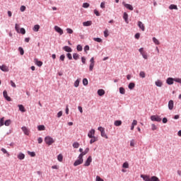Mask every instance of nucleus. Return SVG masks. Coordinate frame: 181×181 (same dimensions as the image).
I'll use <instances>...</instances> for the list:
<instances>
[{"instance_id": "13d9d810", "label": "nucleus", "mask_w": 181, "mask_h": 181, "mask_svg": "<svg viewBox=\"0 0 181 181\" xmlns=\"http://www.w3.org/2000/svg\"><path fill=\"white\" fill-rule=\"evenodd\" d=\"M104 36H105V37H108V36H109L108 30H105L104 31Z\"/></svg>"}, {"instance_id": "bf43d9fd", "label": "nucleus", "mask_w": 181, "mask_h": 181, "mask_svg": "<svg viewBox=\"0 0 181 181\" xmlns=\"http://www.w3.org/2000/svg\"><path fill=\"white\" fill-rule=\"evenodd\" d=\"M66 57H68V59H69V60H72V59H73V57L71 56V54H70V53H68V54H66Z\"/></svg>"}, {"instance_id": "58836bf2", "label": "nucleus", "mask_w": 181, "mask_h": 181, "mask_svg": "<svg viewBox=\"0 0 181 181\" xmlns=\"http://www.w3.org/2000/svg\"><path fill=\"white\" fill-rule=\"evenodd\" d=\"M5 122V118L2 117L1 119H0V127H3V125L4 124Z\"/></svg>"}, {"instance_id": "aec40b11", "label": "nucleus", "mask_w": 181, "mask_h": 181, "mask_svg": "<svg viewBox=\"0 0 181 181\" xmlns=\"http://www.w3.org/2000/svg\"><path fill=\"white\" fill-rule=\"evenodd\" d=\"M98 95H100V97H103V95H104V94H105V90H104V89H99L98 90Z\"/></svg>"}, {"instance_id": "39448f33", "label": "nucleus", "mask_w": 181, "mask_h": 181, "mask_svg": "<svg viewBox=\"0 0 181 181\" xmlns=\"http://www.w3.org/2000/svg\"><path fill=\"white\" fill-rule=\"evenodd\" d=\"M88 138H94L95 136V130L94 129H91L88 133Z\"/></svg>"}, {"instance_id": "dca6fc26", "label": "nucleus", "mask_w": 181, "mask_h": 181, "mask_svg": "<svg viewBox=\"0 0 181 181\" xmlns=\"http://www.w3.org/2000/svg\"><path fill=\"white\" fill-rule=\"evenodd\" d=\"M89 151H90V148H86L84 151H83L82 153H80L79 156L83 158V156H84V155H87V153H88Z\"/></svg>"}, {"instance_id": "4be33fe9", "label": "nucleus", "mask_w": 181, "mask_h": 181, "mask_svg": "<svg viewBox=\"0 0 181 181\" xmlns=\"http://www.w3.org/2000/svg\"><path fill=\"white\" fill-rule=\"evenodd\" d=\"M18 108L21 112H26V109H25V107L23 105H18Z\"/></svg>"}, {"instance_id": "9d476101", "label": "nucleus", "mask_w": 181, "mask_h": 181, "mask_svg": "<svg viewBox=\"0 0 181 181\" xmlns=\"http://www.w3.org/2000/svg\"><path fill=\"white\" fill-rule=\"evenodd\" d=\"M54 30L57 32V33H59V35H63V30L57 25L54 26Z\"/></svg>"}, {"instance_id": "6ab92c4d", "label": "nucleus", "mask_w": 181, "mask_h": 181, "mask_svg": "<svg viewBox=\"0 0 181 181\" xmlns=\"http://www.w3.org/2000/svg\"><path fill=\"white\" fill-rule=\"evenodd\" d=\"M97 141H98V137H96V136L90 137V144H94V142H97Z\"/></svg>"}, {"instance_id": "72a5a7b5", "label": "nucleus", "mask_w": 181, "mask_h": 181, "mask_svg": "<svg viewBox=\"0 0 181 181\" xmlns=\"http://www.w3.org/2000/svg\"><path fill=\"white\" fill-rule=\"evenodd\" d=\"M11 119H7L4 122V125H6V127H9L11 125Z\"/></svg>"}, {"instance_id": "c756f323", "label": "nucleus", "mask_w": 181, "mask_h": 181, "mask_svg": "<svg viewBox=\"0 0 181 181\" xmlns=\"http://www.w3.org/2000/svg\"><path fill=\"white\" fill-rule=\"evenodd\" d=\"M93 40L98 42V43H103V40L100 37H94Z\"/></svg>"}, {"instance_id": "423d86ee", "label": "nucleus", "mask_w": 181, "mask_h": 181, "mask_svg": "<svg viewBox=\"0 0 181 181\" xmlns=\"http://www.w3.org/2000/svg\"><path fill=\"white\" fill-rule=\"evenodd\" d=\"M91 162H93V158L91 156H89L87 160L85 161L84 166H90Z\"/></svg>"}, {"instance_id": "393cba45", "label": "nucleus", "mask_w": 181, "mask_h": 181, "mask_svg": "<svg viewBox=\"0 0 181 181\" xmlns=\"http://www.w3.org/2000/svg\"><path fill=\"white\" fill-rule=\"evenodd\" d=\"M39 29H40V25H34L33 28V30L34 32H39Z\"/></svg>"}, {"instance_id": "f8f14e48", "label": "nucleus", "mask_w": 181, "mask_h": 181, "mask_svg": "<svg viewBox=\"0 0 181 181\" xmlns=\"http://www.w3.org/2000/svg\"><path fill=\"white\" fill-rule=\"evenodd\" d=\"M63 50H64L65 52H67L68 53H71L73 52V49H71V47L69 46L64 47Z\"/></svg>"}, {"instance_id": "412c9836", "label": "nucleus", "mask_w": 181, "mask_h": 181, "mask_svg": "<svg viewBox=\"0 0 181 181\" xmlns=\"http://www.w3.org/2000/svg\"><path fill=\"white\" fill-rule=\"evenodd\" d=\"M114 125L115 127H121V125H122V121H121V120H116L114 122Z\"/></svg>"}, {"instance_id": "603ef678", "label": "nucleus", "mask_w": 181, "mask_h": 181, "mask_svg": "<svg viewBox=\"0 0 181 181\" xmlns=\"http://www.w3.org/2000/svg\"><path fill=\"white\" fill-rule=\"evenodd\" d=\"M20 33H21L22 35H25V33H26V30L25 28H22L20 29Z\"/></svg>"}, {"instance_id": "37998d69", "label": "nucleus", "mask_w": 181, "mask_h": 181, "mask_svg": "<svg viewBox=\"0 0 181 181\" xmlns=\"http://www.w3.org/2000/svg\"><path fill=\"white\" fill-rule=\"evenodd\" d=\"M119 93L120 94H125V88L120 87L119 88Z\"/></svg>"}, {"instance_id": "473e14b6", "label": "nucleus", "mask_w": 181, "mask_h": 181, "mask_svg": "<svg viewBox=\"0 0 181 181\" xmlns=\"http://www.w3.org/2000/svg\"><path fill=\"white\" fill-rule=\"evenodd\" d=\"M79 57H80V55H78V54L77 53H74L73 54V58L74 59V60H78Z\"/></svg>"}, {"instance_id": "ea45409f", "label": "nucleus", "mask_w": 181, "mask_h": 181, "mask_svg": "<svg viewBox=\"0 0 181 181\" xmlns=\"http://www.w3.org/2000/svg\"><path fill=\"white\" fill-rule=\"evenodd\" d=\"M101 134V136H103V138H105V139H108V136H107V134H105V132H103Z\"/></svg>"}, {"instance_id": "c85d7f7f", "label": "nucleus", "mask_w": 181, "mask_h": 181, "mask_svg": "<svg viewBox=\"0 0 181 181\" xmlns=\"http://www.w3.org/2000/svg\"><path fill=\"white\" fill-rule=\"evenodd\" d=\"M139 77H141V78H145V77H146L145 71H140Z\"/></svg>"}, {"instance_id": "c03bdc74", "label": "nucleus", "mask_w": 181, "mask_h": 181, "mask_svg": "<svg viewBox=\"0 0 181 181\" xmlns=\"http://www.w3.org/2000/svg\"><path fill=\"white\" fill-rule=\"evenodd\" d=\"M98 131H100V134L105 132V129H104V127H99L98 128Z\"/></svg>"}, {"instance_id": "0e129e2a", "label": "nucleus", "mask_w": 181, "mask_h": 181, "mask_svg": "<svg viewBox=\"0 0 181 181\" xmlns=\"http://www.w3.org/2000/svg\"><path fill=\"white\" fill-rule=\"evenodd\" d=\"M174 81H176V83H180L181 84V78H174Z\"/></svg>"}, {"instance_id": "09e8293b", "label": "nucleus", "mask_w": 181, "mask_h": 181, "mask_svg": "<svg viewBox=\"0 0 181 181\" xmlns=\"http://www.w3.org/2000/svg\"><path fill=\"white\" fill-rule=\"evenodd\" d=\"M78 52H81L83 50V47L80 45H78L76 47Z\"/></svg>"}, {"instance_id": "c9c22d12", "label": "nucleus", "mask_w": 181, "mask_h": 181, "mask_svg": "<svg viewBox=\"0 0 181 181\" xmlns=\"http://www.w3.org/2000/svg\"><path fill=\"white\" fill-rule=\"evenodd\" d=\"M18 51L20 52V54H21V56H23V54H25V51L21 47H18Z\"/></svg>"}, {"instance_id": "338daca9", "label": "nucleus", "mask_w": 181, "mask_h": 181, "mask_svg": "<svg viewBox=\"0 0 181 181\" xmlns=\"http://www.w3.org/2000/svg\"><path fill=\"white\" fill-rule=\"evenodd\" d=\"M15 29L16 32L19 33V25L18 24H16Z\"/></svg>"}, {"instance_id": "de8ad7c7", "label": "nucleus", "mask_w": 181, "mask_h": 181, "mask_svg": "<svg viewBox=\"0 0 181 181\" xmlns=\"http://www.w3.org/2000/svg\"><path fill=\"white\" fill-rule=\"evenodd\" d=\"M66 32L67 33H69V35H71L73 33V30L71 28H66Z\"/></svg>"}, {"instance_id": "052dcab7", "label": "nucleus", "mask_w": 181, "mask_h": 181, "mask_svg": "<svg viewBox=\"0 0 181 181\" xmlns=\"http://www.w3.org/2000/svg\"><path fill=\"white\" fill-rule=\"evenodd\" d=\"M138 124V121H136V119L133 120L132 123V125L133 127H135L136 125H137Z\"/></svg>"}, {"instance_id": "864d4df0", "label": "nucleus", "mask_w": 181, "mask_h": 181, "mask_svg": "<svg viewBox=\"0 0 181 181\" xmlns=\"http://www.w3.org/2000/svg\"><path fill=\"white\" fill-rule=\"evenodd\" d=\"M28 155H30L33 158L36 156V153H35V152H30V151H28Z\"/></svg>"}, {"instance_id": "a878e982", "label": "nucleus", "mask_w": 181, "mask_h": 181, "mask_svg": "<svg viewBox=\"0 0 181 181\" xmlns=\"http://www.w3.org/2000/svg\"><path fill=\"white\" fill-rule=\"evenodd\" d=\"M123 19H124L126 23H129V21H128V13H124V14H123Z\"/></svg>"}, {"instance_id": "4468645a", "label": "nucleus", "mask_w": 181, "mask_h": 181, "mask_svg": "<svg viewBox=\"0 0 181 181\" xmlns=\"http://www.w3.org/2000/svg\"><path fill=\"white\" fill-rule=\"evenodd\" d=\"M141 177L145 181H151V177L149 175H141Z\"/></svg>"}, {"instance_id": "5fc2aeb1", "label": "nucleus", "mask_w": 181, "mask_h": 181, "mask_svg": "<svg viewBox=\"0 0 181 181\" xmlns=\"http://www.w3.org/2000/svg\"><path fill=\"white\" fill-rule=\"evenodd\" d=\"M141 55L144 57V59H145L146 60L148 59V54H146V52L141 54Z\"/></svg>"}, {"instance_id": "ddd939ff", "label": "nucleus", "mask_w": 181, "mask_h": 181, "mask_svg": "<svg viewBox=\"0 0 181 181\" xmlns=\"http://www.w3.org/2000/svg\"><path fill=\"white\" fill-rule=\"evenodd\" d=\"M34 62L35 64L38 66V67H42V66L43 65V62H42V61H39L37 59H35Z\"/></svg>"}, {"instance_id": "f704fd0d", "label": "nucleus", "mask_w": 181, "mask_h": 181, "mask_svg": "<svg viewBox=\"0 0 181 181\" xmlns=\"http://www.w3.org/2000/svg\"><path fill=\"white\" fill-rule=\"evenodd\" d=\"M153 42H154L155 45H160V42L156 37H153Z\"/></svg>"}, {"instance_id": "7ed1b4c3", "label": "nucleus", "mask_w": 181, "mask_h": 181, "mask_svg": "<svg viewBox=\"0 0 181 181\" xmlns=\"http://www.w3.org/2000/svg\"><path fill=\"white\" fill-rule=\"evenodd\" d=\"M151 121H156V122H160L162 119L158 115H152L151 116Z\"/></svg>"}, {"instance_id": "f03ea898", "label": "nucleus", "mask_w": 181, "mask_h": 181, "mask_svg": "<svg viewBox=\"0 0 181 181\" xmlns=\"http://www.w3.org/2000/svg\"><path fill=\"white\" fill-rule=\"evenodd\" d=\"M83 162H84L83 157H81V156H78V160H76L74 163V166H78V165H81Z\"/></svg>"}, {"instance_id": "f3484780", "label": "nucleus", "mask_w": 181, "mask_h": 181, "mask_svg": "<svg viewBox=\"0 0 181 181\" xmlns=\"http://www.w3.org/2000/svg\"><path fill=\"white\" fill-rule=\"evenodd\" d=\"M173 107H174L173 100H170L168 102V108H169V110H173Z\"/></svg>"}, {"instance_id": "49530a36", "label": "nucleus", "mask_w": 181, "mask_h": 181, "mask_svg": "<svg viewBox=\"0 0 181 181\" xmlns=\"http://www.w3.org/2000/svg\"><path fill=\"white\" fill-rule=\"evenodd\" d=\"M20 11L21 12H25V11H26V6H21V8H20Z\"/></svg>"}, {"instance_id": "4d7b16f0", "label": "nucleus", "mask_w": 181, "mask_h": 181, "mask_svg": "<svg viewBox=\"0 0 181 181\" xmlns=\"http://www.w3.org/2000/svg\"><path fill=\"white\" fill-rule=\"evenodd\" d=\"M90 6V4L88 3H83V8H88Z\"/></svg>"}, {"instance_id": "774afa93", "label": "nucleus", "mask_w": 181, "mask_h": 181, "mask_svg": "<svg viewBox=\"0 0 181 181\" xmlns=\"http://www.w3.org/2000/svg\"><path fill=\"white\" fill-rule=\"evenodd\" d=\"M96 181H104L102 178L100 177V176L96 177Z\"/></svg>"}, {"instance_id": "e433bc0d", "label": "nucleus", "mask_w": 181, "mask_h": 181, "mask_svg": "<svg viewBox=\"0 0 181 181\" xmlns=\"http://www.w3.org/2000/svg\"><path fill=\"white\" fill-rule=\"evenodd\" d=\"M150 181H160L159 178H158L156 176H153L150 178Z\"/></svg>"}, {"instance_id": "bb28decb", "label": "nucleus", "mask_w": 181, "mask_h": 181, "mask_svg": "<svg viewBox=\"0 0 181 181\" xmlns=\"http://www.w3.org/2000/svg\"><path fill=\"white\" fill-rule=\"evenodd\" d=\"M163 84V83L161 82L160 80H157L156 81V86H157V87H162Z\"/></svg>"}, {"instance_id": "a18cd8bd", "label": "nucleus", "mask_w": 181, "mask_h": 181, "mask_svg": "<svg viewBox=\"0 0 181 181\" xmlns=\"http://www.w3.org/2000/svg\"><path fill=\"white\" fill-rule=\"evenodd\" d=\"M123 168H124L125 169H128L129 168V164H128V163H124L122 165Z\"/></svg>"}, {"instance_id": "4c0bfd02", "label": "nucleus", "mask_w": 181, "mask_h": 181, "mask_svg": "<svg viewBox=\"0 0 181 181\" xmlns=\"http://www.w3.org/2000/svg\"><path fill=\"white\" fill-rule=\"evenodd\" d=\"M169 9H176V10H177V6H176V5H175V4H171V5H170V6H169Z\"/></svg>"}, {"instance_id": "a19ab883", "label": "nucleus", "mask_w": 181, "mask_h": 181, "mask_svg": "<svg viewBox=\"0 0 181 181\" xmlns=\"http://www.w3.org/2000/svg\"><path fill=\"white\" fill-rule=\"evenodd\" d=\"M78 86H80V80L77 79V80L74 82V87H78Z\"/></svg>"}, {"instance_id": "b1692460", "label": "nucleus", "mask_w": 181, "mask_h": 181, "mask_svg": "<svg viewBox=\"0 0 181 181\" xmlns=\"http://www.w3.org/2000/svg\"><path fill=\"white\" fill-rule=\"evenodd\" d=\"M18 159H20V160H23V159H25V154H23V153H20L18 155Z\"/></svg>"}, {"instance_id": "cd10ccee", "label": "nucleus", "mask_w": 181, "mask_h": 181, "mask_svg": "<svg viewBox=\"0 0 181 181\" xmlns=\"http://www.w3.org/2000/svg\"><path fill=\"white\" fill-rule=\"evenodd\" d=\"M38 131H45L46 129V127H45V125H39L37 127Z\"/></svg>"}, {"instance_id": "a211bd4d", "label": "nucleus", "mask_w": 181, "mask_h": 181, "mask_svg": "<svg viewBox=\"0 0 181 181\" xmlns=\"http://www.w3.org/2000/svg\"><path fill=\"white\" fill-rule=\"evenodd\" d=\"M0 69L2 71H9V68H8V66H6V65H2V66H0Z\"/></svg>"}, {"instance_id": "69168bd1", "label": "nucleus", "mask_w": 181, "mask_h": 181, "mask_svg": "<svg viewBox=\"0 0 181 181\" xmlns=\"http://www.w3.org/2000/svg\"><path fill=\"white\" fill-rule=\"evenodd\" d=\"M94 13H95V15H96V16H100V13L98 12V11L97 9L94 10Z\"/></svg>"}, {"instance_id": "f257e3e1", "label": "nucleus", "mask_w": 181, "mask_h": 181, "mask_svg": "<svg viewBox=\"0 0 181 181\" xmlns=\"http://www.w3.org/2000/svg\"><path fill=\"white\" fill-rule=\"evenodd\" d=\"M45 142L47 144V145L50 146L52 144H54V140L53 139V138L47 136L45 138Z\"/></svg>"}, {"instance_id": "3c124183", "label": "nucleus", "mask_w": 181, "mask_h": 181, "mask_svg": "<svg viewBox=\"0 0 181 181\" xmlns=\"http://www.w3.org/2000/svg\"><path fill=\"white\" fill-rule=\"evenodd\" d=\"M78 146H80V144H78L77 142L74 143V144H73L74 148H78Z\"/></svg>"}, {"instance_id": "20e7f679", "label": "nucleus", "mask_w": 181, "mask_h": 181, "mask_svg": "<svg viewBox=\"0 0 181 181\" xmlns=\"http://www.w3.org/2000/svg\"><path fill=\"white\" fill-rule=\"evenodd\" d=\"M122 5L124 6V8L129 9V11H134V7L132 5L125 3V1L122 2Z\"/></svg>"}, {"instance_id": "7c9ffc66", "label": "nucleus", "mask_w": 181, "mask_h": 181, "mask_svg": "<svg viewBox=\"0 0 181 181\" xmlns=\"http://www.w3.org/2000/svg\"><path fill=\"white\" fill-rule=\"evenodd\" d=\"M129 90H134V88H135V83H130L129 84Z\"/></svg>"}, {"instance_id": "79ce46f5", "label": "nucleus", "mask_w": 181, "mask_h": 181, "mask_svg": "<svg viewBox=\"0 0 181 181\" xmlns=\"http://www.w3.org/2000/svg\"><path fill=\"white\" fill-rule=\"evenodd\" d=\"M83 86H88V80H87V78H83Z\"/></svg>"}, {"instance_id": "0eeeda50", "label": "nucleus", "mask_w": 181, "mask_h": 181, "mask_svg": "<svg viewBox=\"0 0 181 181\" xmlns=\"http://www.w3.org/2000/svg\"><path fill=\"white\" fill-rule=\"evenodd\" d=\"M90 64L89 66V70L90 71H93V69H94V64H95V62H94V57H92L90 60Z\"/></svg>"}, {"instance_id": "5701e85b", "label": "nucleus", "mask_w": 181, "mask_h": 181, "mask_svg": "<svg viewBox=\"0 0 181 181\" xmlns=\"http://www.w3.org/2000/svg\"><path fill=\"white\" fill-rule=\"evenodd\" d=\"M83 26H91L93 25L92 21H85L83 23Z\"/></svg>"}, {"instance_id": "6e6552de", "label": "nucleus", "mask_w": 181, "mask_h": 181, "mask_svg": "<svg viewBox=\"0 0 181 181\" xmlns=\"http://www.w3.org/2000/svg\"><path fill=\"white\" fill-rule=\"evenodd\" d=\"M138 26L142 32H145V25L142 23V21H138Z\"/></svg>"}, {"instance_id": "6e6d98bb", "label": "nucleus", "mask_w": 181, "mask_h": 181, "mask_svg": "<svg viewBox=\"0 0 181 181\" xmlns=\"http://www.w3.org/2000/svg\"><path fill=\"white\" fill-rule=\"evenodd\" d=\"M1 152H3V153H6L8 155V156H9V153H8V151H6V149L2 148H1Z\"/></svg>"}, {"instance_id": "2f4dec72", "label": "nucleus", "mask_w": 181, "mask_h": 181, "mask_svg": "<svg viewBox=\"0 0 181 181\" xmlns=\"http://www.w3.org/2000/svg\"><path fill=\"white\" fill-rule=\"evenodd\" d=\"M57 160H59V162H63V155L59 154L57 156Z\"/></svg>"}, {"instance_id": "8fccbe9b", "label": "nucleus", "mask_w": 181, "mask_h": 181, "mask_svg": "<svg viewBox=\"0 0 181 181\" xmlns=\"http://www.w3.org/2000/svg\"><path fill=\"white\" fill-rule=\"evenodd\" d=\"M151 129L152 131H156L158 129V127H156V125L155 124H151Z\"/></svg>"}, {"instance_id": "2eb2a0df", "label": "nucleus", "mask_w": 181, "mask_h": 181, "mask_svg": "<svg viewBox=\"0 0 181 181\" xmlns=\"http://www.w3.org/2000/svg\"><path fill=\"white\" fill-rule=\"evenodd\" d=\"M173 81H175V78H168L166 83L167 84H169V86H172L173 84Z\"/></svg>"}, {"instance_id": "9b49d317", "label": "nucleus", "mask_w": 181, "mask_h": 181, "mask_svg": "<svg viewBox=\"0 0 181 181\" xmlns=\"http://www.w3.org/2000/svg\"><path fill=\"white\" fill-rule=\"evenodd\" d=\"M3 95H4V98H6V100H7V101L11 100V97L8 96V92L6 90H4Z\"/></svg>"}, {"instance_id": "680f3d73", "label": "nucleus", "mask_w": 181, "mask_h": 181, "mask_svg": "<svg viewBox=\"0 0 181 181\" xmlns=\"http://www.w3.org/2000/svg\"><path fill=\"white\" fill-rule=\"evenodd\" d=\"M59 59L60 60H62V62H64V59H66V56H64V54H62L60 56Z\"/></svg>"}, {"instance_id": "1a4fd4ad", "label": "nucleus", "mask_w": 181, "mask_h": 181, "mask_svg": "<svg viewBox=\"0 0 181 181\" xmlns=\"http://www.w3.org/2000/svg\"><path fill=\"white\" fill-rule=\"evenodd\" d=\"M21 129L25 134V135H29V134L30 133V131H29V129H28V127H23Z\"/></svg>"}, {"instance_id": "e2e57ef3", "label": "nucleus", "mask_w": 181, "mask_h": 181, "mask_svg": "<svg viewBox=\"0 0 181 181\" xmlns=\"http://www.w3.org/2000/svg\"><path fill=\"white\" fill-rule=\"evenodd\" d=\"M10 83H11V87L16 88V84H15L13 81H11Z\"/></svg>"}]
</instances>
